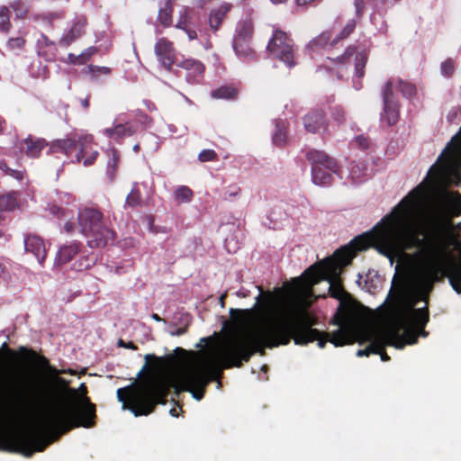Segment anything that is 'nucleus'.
Masks as SVG:
<instances>
[{"mask_svg":"<svg viewBox=\"0 0 461 461\" xmlns=\"http://www.w3.org/2000/svg\"><path fill=\"white\" fill-rule=\"evenodd\" d=\"M461 155L438 157L427 176L408 193L371 230L305 271L313 285L328 282L339 299L336 347L368 342L358 357L380 354L385 346L401 349L416 343L429 321L426 308L415 309L435 282L447 276L461 294V224L450 220L461 212V196L444 187L459 185Z\"/></svg>","mask_w":461,"mask_h":461,"instance_id":"f257e3e1","label":"nucleus"},{"mask_svg":"<svg viewBox=\"0 0 461 461\" xmlns=\"http://www.w3.org/2000/svg\"><path fill=\"white\" fill-rule=\"evenodd\" d=\"M312 286L304 272L284 288L260 294L257 309H230V330L203 338L196 345L201 348L198 351L176 348L167 359L146 355L147 362L154 359L151 374L136 384L117 390L122 409L135 416L147 415L156 404L163 403L170 387L176 392L190 391L199 401L204 387L222 369L240 366L255 352L286 345L292 338L297 345L317 340L323 348L327 334L312 328L314 321L306 311L313 300Z\"/></svg>","mask_w":461,"mask_h":461,"instance_id":"f03ea898","label":"nucleus"},{"mask_svg":"<svg viewBox=\"0 0 461 461\" xmlns=\"http://www.w3.org/2000/svg\"><path fill=\"white\" fill-rule=\"evenodd\" d=\"M95 405L86 396V387L68 388L65 393L49 401L35 419L38 433H54L55 438L75 427L94 425Z\"/></svg>","mask_w":461,"mask_h":461,"instance_id":"7ed1b4c3","label":"nucleus"},{"mask_svg":"<svg viewBox=\"0 0 461 461\" xmlns=\"http://www.w3.org/2000/svg\"><path fill=\"white\" fill-rule=\"evenodd\" d=\"M53 213L60 218L66 232H72L78 226L92 248L104 247L113 240V231L102 221L101 213L94 209H86L76 217V213L68 209L54 207Z\"/></svg>","mask_w":461,"mask_h":461,"instance_id":"20e7f679","label":"nucleus"},{"mask_svg":"<svg viewBox=\"0 0 461 461\" xmlns=\"http://www.w3.org/2000/svg\"><path fill=\"white\" fill-rule=\"evenodd\" d=\"M367 54L365 49L359 47H348L343 53L332 59L331 68L339 77L351 76L355 84H358L365 75V68L367 63Z\"/></svg>","mask_w":461,"mask_h":461,"instance_id":"39448f33","label":"nucleus"},{"mask_svg":"<svg viewBox=\"0 0 461 461\" xmlns=\"http://www.w3.org/2000/svg\"><path fill=\"white\" fill-rule=\"evenodd\" d=\"M312 161V181L315 185H329L333 180V176L338 173V164L329 155L322 151L313 150L309 153Z\"/></svg>","mask_w":461,"mask_h":461,"instance_id":"423d86ee","label":"nucleus"},{"mask_svg":"<svg viewBox=\"0 0 461 461\" xmlns=\"http://www.w3.org/2000/svg\"><path fill=\"white\" fill-rule=\"evenodd\" d=\"M268 49L273 56L282 60L288 67L294 64L292 42L283 32L276 31L274 33L268 44Z\"/></svg>","mask_w":461,"mask_h":461,"instance_id":"0eeeda50","label":"nucleus"},{"mask_svg":"<svg viewBox=\"0 0 461 461\" xmlns=\"http://www.w3.org/2000/svg\"><path fill=\"white\" fill-rule=\"evenodd\" d=\"M13 449L21 452L25 456H32L36 451H42L50 444V439L37 440L31 435L18 432L13 435Z\"/></svg>","mask_w":461,"mask_h":461,"instance_id":"6e6552de","label":"nucleus"},{"mask_svg":"<svg viewBox=\"0 0 461 461\" xmlns=\"http://www.w3.org/2000/svg\"><path fill=\"white\" fill-rule=\"evenodd\" d=\"M384 112L382 115L388 124H394L398 120V104L393 99V84L386 83L384 91Z\"/></svg>","mask_w":461,"mask_h":461,"instance_id":"1a4fd4ad","label":"nucleus"},{"mask_svg":"<svg viewBox=\"0 0 461 461\" xmlns=\"http://www.w3.org/2000/svg\"><path fill=\"white\" fill-rule=\"evenodd\" d=\"M192 13L189 7L182 6L178 12L176 23V29L183 32L189 41H194L197 38L196 31L193 28Z\"/></svg>","mask_w":461,"mask_h":461,"instance_id":"9d476101","label":"nucleus"},{"mask_svg":"<svg viewBox=\"0 0 461 461\" xmlns=\"http://www.w3.org/2000/svg\"><path fill=\"white\" fill-rule=\"evenodd\" d=\"M93 137L84 136L79 140V151L77 155V160L82 162L85 166H89L96 159L98 152L93 149Z\"/></svg>","mask_w":461,"mask_h":461,"instance_id":"9b49d317","label":"nucleus"},{"mask_svg":"<svg viewBox=\"0 0 461 461\" xmlns=\"http://www.w3.org/2000/svg\"><path fill=\"white\" fill-rule=\"evenodd\" d=\"M26 252L31 253L39 263H42L47 255V249L43 240L36 235H29L24 240Z\"/></svg>","mask_w":461,"mask_h":461,"instance_id":"f8f14e48","label":"nucleus"},{"mask_svg":"<svg viewBox=\"0 0 461 461\" xmlns=\"http://www.w3.org/2000/svg\"><path fill=\"white\" fill-rule=\"evenodd\" d=\"M155 51L163 66L170 68L175 62V51L172 42L166 39H159L155 46Z\"/></svg>","mask_w":461,"mask_h":461,"instance_id":"ddd939ff","label":"nucleus"},{"mask_svg":"<svg viewBox=\"0 0 461 461\" xmlns=\"http://www.w3.org/2000/svg\"><path fill=\"white\" fill-rule=\"evenodd\" d=\"M135 132L136 127L131 123L116 124L113 127L106 128L104 131V135L114 140L131 136Z\"/></svg>","mask_w":461,"mask_h":461,"instance_id":"4468645a","label":"nucleus"},{"mask_svg":"<svg viewBox=\"0 0 461 461\" xmlns=\"http://www.w3.org/2000/svg\"><path fill=\"white\" fill-rule=\"evenodd\" d=\"M305 129L310 132H319L325 129V122L321 113H310L303 120Z\"/></svg>","mask_w":461,"mask_h":461,"instance_id":"2eb2a0df","label":"nucleus"},{"mask_svg":"<svg viewBox=\"0 0 461 461\" xmlns=\"http://www.w3.org/2000/svg\"><path fill=\"white\" fill-rule=\"evenodd\" d=\"M75 147V140L70 138L58 139L50 144L49 152L51 154L61 153L68 156Z\"/></svg>","mask_w":461,"mask_h":461,"instance_id":"dca6fc26","label":"nucleus"},{"mask_svg":"<svg viewBox=\"0 0 461 461\" xmlns=\"http://www.w3.org/2000/svg\"><path fill=\"white\" fill-rule=\"evenodd\" d=\"M461 155V128L458 133H456L450 140L448 145L443 150L439 157H444V160H450L457 158Z\"/></svg>","mask_w":461,"mask_h":461,"instance_id":"f3484780","label":"nucleus"},{"mask_svg":"<svg viewBox=\"0 0 461 461\" xmlns=\"http://www.w3.org/2000/svg\"><path fill=\"white\" fill-rule=\"evenodd\" d=\"M230 8V5L229 4H222L211 11L209 15V25L212 29L217 30L220 27Z\"/></svg>","mask_w":461,"mask_h":461,"instance_id":"a211bd4d","label":"nucleus"},{"mask_svg":"<svg viewBox=\"0 0 461 461\" xmlns=\"http://www.w3.org/2000/svg\"><path fill=\"white\" fill-rule=\"evenodd\" d=\"M24 143L26 147V155L31 158L39 157L43 148L47 146L44 140L32 137L25 139Z\"/></svg>","mask_w":461,"mask_h":461,"instance_id":"6ab92c4d","label":"nucleus"},{"mask_svg":"<svg viewBox=\"0 0 461 461\" xmlns=\"http://www.w3.org/2000/svg\"><path fill=\"white\" fill-rule=\"evenodd\" d=\"M78 251L76 243L61 246L56 256V262L59 265L68 262Z\"/></svg>","mask_w":461,"mask_h":461,"instance_id":"aec40b11","label":"nucleus"},{"mask_svg":"<svg viewBox=\"0 0 461 461\" xmlns=\"http://www.w3.org/2000/svg\"><path fill=\"white\" fill-rule=\"evenodd\" d=\"M172 5L167 2L163 7L158 10V23L164 28L169 27L172 24Z\"/></svg>","mask_w":461,"mask_h":461,"instance_id":"412c9836","label":"nucleus"},{"mask_svg":"<svg viewBox=\"0 0 461 461\" xmlns=\"http://www.w3.org/2000/svg\"><path fill=\"white\" fill-rule=\"evenodd\" d=\"M95 53V49L89 48L86 50L83 51L79 55L68 54L67 62L75 64V65H82L86 62V60Z\"/></svg>","mask_w":461,"mask_h":461,"instance_id":"4be33fe9","label":"nucleus"},{"mask_svg":"<svg viewBox=\"0 0 461 461\" xmlns=\"http://www.w3.org/2000/svg\"><path fill=\"white\" fill-rule=\"evenodd\" d=\"M393 84V93L395 89H399L406 97H411L415 94V87L402 80L390 81Z\"/></svg>","mask_w":461,"mask_h":461,"instance_id":"5701e85b","label":"nucleus"},{"mask_svg":"<svg viewBox=\"0 0 461 461\" xmlns=\"http://www.w3.org/2000/svg\"><path fill=\"white\" fill-rule=\"evenodd\" d=\"M174 196L178 203H188L193 197V192L189 187L182 185L176 188Z\"/></svg>","mask_w":461,"mask_h":461,"instance_id":"b1692460","label":"nucleus"},{"mask_svg":"<svg viewBox=\"0 0 461 461\" xmlns=\"http://www.w3.org/2000/svg\"><path fill=\"white\" fill-rule=\"evenodd\" d=\"M237 95V90L231 86H221L212 92V96L219 99H231Z\"/></svg>","mask_w":461,"mask_h":461,"instance_id":"393cba45","label":"nucleus"},{"mask_svg":"<svg viewBox=\"0 0 461 461\" xmlns=\"http://www.w3.org/2000/svg\"><path fill=\"white\" fill-rule=\"evenodd\" d=\"M16 207V199L13 194H0V211H12Z\"/></svg>","mask_w":461,"mask_h":461,"instance_id":"a878e982","label":"nucleus"},{"mask_svg":"<svg viewBox=\"0 0 461 461\" xmlns=\"http://www.w3.org/2000/svg\"><path fill=\"white\" fill-rule=\"evenodd\" d=\"M11 27L9 10L5 6H0V32H7Z\"/></svg>","mask_w":461,"mask_h":461,"instance_id":"bb28decb","label":"nucleus"},{"mask_svg":"<svg viewBox=\"0 0 461 461\" xmlns=\"http://www.w3.org/2000/svg\"><path fill=\"white\" fill-rule=\"evenodd\" d=\"M11 8L14 10L17 18H23L28 13L27 4L23 0H15L11 4Z\"/></svg>","mask_w":461,"mask_h":461,"instance_id":"cd10ccee","label":"nucleus"},{"mask_svg":"<svg viewBox=\"0 0 461 461\" xmlns=\"http://www.w3.org/2000/svg\"><path fill=\"white\" fill-rule=\"evenodd\" d=\"M183 67L192 75H198L203 71V66L200 62L193 59L185 60Z\"/></svg>","mask_w":461,"mask_h":461,"instance_id":"c85d7f7f","label":"nucleus"},{"mask_svg":"<svg viewBox=\"0 0 461 461\" xmlns=\"http://www.w3.org/2000/svg\"><path fill=\"white\" fill-rule=\"evenodd\" d=\"M83 27H84V23L80 22V23L75 24L69 32L71 35L66 36V38H65L66 41L69 42L70 41H72L73 39L77 37L81 33Z\"/></svg>","mask_w":461,"mask_h":461,"instance_id":"c756f323","label":"nucleus"},{"mask_svg":"<svg viewBox=\"0 0 461 461\" xmlns=\"http://www.w3.org/2000/svg\"><path fill=\"white\" fill-rule=\"evenodd\" d=\"M455 69V64L451 59H447L441 64V72L445 76H450Z\"/></svg>","mask_w":461,"mask_h":461,"instance_id":"7c9ffc66","label":"nucleus"},{"mask_svg":"<svg viewBox=\"0 0 461 461\" xmlns=\"http://www.w3.org/2000/svg\"><path fill=\"white\" fill-rule=\"evenodd\" d=\"M40 365L42 366L44 368L47 369V371L51 375H55L57 376L60 373H63L64 371L62 370H58L56 369L55 367H52V366H49V362L47 360V358L45 357H41L40 359Z\"/></svg>","mask_w":461,"mask_h":461,"instance_id":"2f4dec72","label":"nucleus"},{"mask_svg":"<svg viewBox=\"0 0 461 461\" xmlns=\"http://www.w3.org/2000/svg\"><path fill=\"white\" fill-rule=\"evenodd\" d=\"M24 44V41L23 38L21 37H14V38H11L9 41H8V46L10 49L12 50H19V49H22L23 46Z\"/></svg>","mask_w":461,"mask_h":461,"instance_id":"473e14b6","label":"nucleus"},{"mask_svg":"<svg viewBox=\"0 0 461 461\" xmlns=\"http://www.w3.org/2000/svg\"><path fill=\"white\" fill-rule=\"evenodd\" d=\"M215 152L212 149H205L200 152L199 159L203 162L211 161L214 159Z\"/></svg>","mask_w":461,"mask_h":461,"instance_id":"72a5a7b5","label":"nucleus"},{"mask_svg":"<svg viewBox=\"0 0 461 461\" xmlns=\"http://www.w3.org/2000/svg\"><path fill=\"white\" fill-rule=\"evenodd\" d=\"M140 201V194L138 192L131 191V194H128L126 198V203L131 205H136Z\"/></svg>","mask_w":461,"mask_h":461,"instance_id":"f704fd0d","label":"nucleus"},{"mask_svg":"<svg viewBox=\"0 0 461 461\" xmlns=\"http://www.w3.org/2000/svg\"><path fill=\"white\" fill-rule=\"evenodd\" d=\"M0 169L5 172L7 175L14 176L16 178H21L20 172L10 169L4 161H0Z\"/></svg>","mask_w":461,"mask_h":461,"instance_id":"c9c22d12","label":"nucleus"},{"mask_svg":"<svg viewBox=\"0 0 461 461\" xmlns=\"http://www.w3.org/2000/svg\"><path fill=\"white\" fill-rule=\"evenodd\" d=\"M354 28H355V22H354V21H350V22H348V23L346 24V26H345V28H344V30H343V32H342L343 36H344V37H346V36H348V34H350V33H351V32L354 30Z\"/></svg>","mask_w":461,"mask_h":461,"instance_id":"e433bc0d","label":"nucleus"},{"mask_svg":"<svg viewBox=\"0 0 461 461\" xmlns=\"http://www.w3.org/2000/svg\"><path fill=\"white\" fill-rule=\"evenodd\" d=\"M274 142L277 145H281L282 143L285 142V134L281 133V132H276L274 136Z\"/></svg>","mask_w":461,"mask_h":461,"instance_id":"4c0bfd02","label":"nucleus"},{"mask_svg":"<svg viewBox=\"0 0 461 461\" xmlns=\"http://www.w3.org/2000/svg\"><path fill=\"white\" fill-rule=\"evenodd\" d=\"M111 153H112L113 158H112V160H109L108 164L110 167H115L119 157H118L117 151L115 149H112Z\"/></svg>","mask_w":461,"mask_h":461,"instance_id":"58836bf2","label":"nucleus"},{"mask_svg":"<svg viewBox=\"0 0 461 461\" xmlns=\"http://www.w3.org/2000/svg\"><path fill=\"white\" fill-rule=\"evenodd\" d=\"M19 393L24 398H27V399L32 398V393L30 390H28V388L22 387L19 389Z\"/></svg>","mask_w":461,"mask_h":461,"instance_id":"ea45409f","label":"nucleus"},{"mask_svg":"<svg viewBox=\"0 0 461 461\" xmlns=\"http://www.w3.org/2000/svg\"><path fill=\"white\" fill-rule=\"evenodd\" d=\"M56 381H57V383H59V384H61V385H63L65 387L68 386V382L65 379H63V378L56 377Z\"/></svg>","mask_w":461,"mask_h":461,"instance_id":"a19ab883","label":"nucleus"},{"mask_svg":"<svg viewBox=\"0 0 461 461\" xmlns=\"http://www.w3.org/2000/svg\"><path fill=\"white\" fill-rule=\"evenodd\" d=\"M120 345H122V346H123V347H126V348H132V349H135V348H136V347H135L131 342H130V343H128V344H123V343H122V341L121 340V341H120Z\"/></svg>","mask_w":461,"mask_h":461,"instance_id":"79ce46f5","label":"nucleus"},{"mask_svg":"<svg viewBox=\"0 0 461 461\" xmlns=\"http://www.w3.org/2000/svg\"><path fill=\"white\" fill-rule=\"evenodd\" d=\"M170 414L174 417H177L178 416V410L177 408H173L170 410Z\"/></svg>","mask_w":461,"mask_h":461,"instance_id":"37998d69","label":"nucleus"},{"mask_svg":"<svg viewBox=\"0 0 461 461\" xmlns=\"http://www.w3.org/2000/svg\"><path fill=\"white\" fill-rule=\"evenodd\" d=\"M152 319L154 321H163L157 313L152 314Z\"/></svg>","mask_w":461,"mask_h":461,"instance_id":"c03bdc74","label":"nucleus"},{"mask_svg":"<svg viewBox=\"0 0 461 461\" xmlns=\"http://www.w3.org/2000/svg\"><path fill=\"white\" fill-rule=\"evenodd\" d=\"M274 5H279V4H284L285 3L287 0H270Z\"/></svg>","mask_w":461,"mask_h":461,"instance_id":"a18cd8bd","label":"nucleus"},{"mask_svg":"<svg viewBox=\"0 0 461 461\" xmlns=\"http://www.w3.org/2000/svg\"><path fill=\"white\" fill-rule=\"evenodd\" d=\"M226 294H221V297H220V303H221V307H224V298H225Z\"/></svg>","mask_w":461,"mask_h":461,"instance_id":"49530a36","label":"nucleus"},{"mask_svg":"<svg viewBox=\"0 0 461 461\" xmlns=\"http://www.w3.org/2000/svg\"><path fill=\"white\" fill-rule=\"evenodd\" d=\"M139 149H140V146H139L138 144H136V145H134V146H133V150H134L135 152L139 151Z\"/></svg>","mask_w":461,"mask_h":461,"instance_id":"de8ad7c7","label":"nucleus"},{"mask_svg":"<svg viewBox=\"0 0 461 461\" xmlns=\"http://www.w3.org/2000/svg\"><path fill=\"white\" fill-rule=\"evenodd\" d=\"M323 39H324V37H323V36H321L318 40H315V41H318V42H319V41H323Z\"/></svg>","mask_w":461,"mask_h":461,"instance_id":"09e8293b","label":"nucleus"},{"mask_svg":"<svg viewBox=\"0 0 461 461\" xmlns=\"http://www.w3.org/2000/svg\"><path fill=\"white\" fill-rule=\"evenodd\" d=\"M183 332H184V330H178L176 334V335H180V334H182Z\"/></svg>","mask_w":461,"mask_h":461,"instance_id":"8fccbe9b","label":"nucleus"},{"mask_svg":"<svg viewBox=\"0 0 461 461\" xmlns=\"http://www.w3.org/2000/svg\"><path fill=\"white\" fill-rule=\"evenodd\" d=\"M237 45H238V41L237 40L234 41V48L236 49L237 48Z\"/></svg>","mask_w":461,"mask_h":461,"instance_id":"3c124183","label":"nucleus"},{"mask_svg":"<svg viewBox=\"0 0 461 461\" xmlns=\"http://www.w3.org/2000/svg\"><path fill=\"white\" fill-rule=\"evenodd\" d=\"M103 69H104V72H108L107 68H104Z\"/></svg>","mask_w":461,"mask_h":461,"instance_id":"603ef678","label":"nucleus"}]
</instances>
